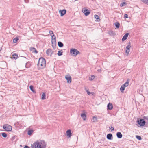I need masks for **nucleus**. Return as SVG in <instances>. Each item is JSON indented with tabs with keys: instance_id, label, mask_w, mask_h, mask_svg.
<instances>
[{
	"instance_id": "nucleus-11",
	"label": "nucleus",
	"mask_w": 148,
	"mask_h": 148,
	"mask_svg": "<svg viewBox=\"0 0 148 148\" xmlns=\"http://www.w3.org/2000/svg\"><path fill=\"white\" fill-rule=\"evenodd\" d=\"M30 50L33 53H35L36 54H37L38 53V51L36 49V48L34 47H31L30 48Z\"/></svg>"
},
{
	"instance_id": "nucleus-30",
	"label": "nucleus",
	"mask_w": 148,
	"mask_h": 148,
	"mask_svg": "<svg viewBox=\"0 0 148 148\" xmlns=\"http://www.w3.org/2000/svg\"><path fill=\"white\" fill-rule=\"evenodd\" d=\"M144 3L148 5V0H141Z\"/></svg>"
},
{
	"instance_id": "nucleus-6",
	"label": "nucleus",
	"mask_w": 148,
	"mask_h": 148,
	"mask_svg": "<svg viewBox=\"0 0 148 148\" xmlns=\"http://www.w3.org/2000/svg\"><path fill=\"white\" fill-rule=\"evenodd\" d=\"M39 144L40 145V147L41 148H46V143L44 140H40L38 141Z\"/></svg>"
},
{
	"instance_id": "nucleus-27",
	"label": "nucleus",
	"mask_w": 148,
	"mask_h": 148,
	"mask_svg": "<svg viewBox=\"0 0 148 148\" xmlns=\"http://www.w3.org/2000/svg\"><path fill=\"white\" fill-rule=\"evenodd\" d=\"M33 130H29L28 131L27 134L29 135H30L33 133Z\"/></svg>"
},
{
	"instance_id": "nucleus-3",
	"label": "nucleus",
	"mask_w": 148,
	"mask_h": 148,
	"mask_svg": "<svg viewBox=\"0 0 148 148\" xmlns=\"http://www.w3.org/2000/svg\"><path fill=\"white\" fill-rule=\"evenodd\" d=\"M3 127L4 129L7 131H10L12 130V126L8 124L4 125Z\"/></svg>"
},
{
	"instance_id": "nucleus-17",
	"label": "nucleus",
	"mask_w": 148,
	"mask_h": 148,
	"mask_svg": "<svg viewBox=\"0 0 148 148\" xmlns=\"http://www.w3.org/2000/svg\"><path fill=\"white\" fill-rule=\"evenodd\" d=\"M81 117L83 118L84 120L86 119V115L84 113H82L81 115Z\"/></svg>"
},
{
	"instance_id": "nucleus-1",
	"label": "nucleus",
	"mask_w": 148,
	"mask_h": 148,
	"mask_svg": "<svg viewBox=\"0 0 148 148\" xmlns=\"http://www.w3.org/2000/svg\"><path fill=\"white\" fill-rule=\"evenodd\" d=\"M46 60L43 57L40 58L39 59L37 65L40 68L42 69L46 66Z\"/></svg>"
},
{
	"instance_id": "nucleus-9",
	"label": "nucleus",
	"mask_w": 148,
	"mask_h": 148,
	"mask_svg": "<svg viewBox=\"0 0 148 148\" xmlns=\"http://www.w3.org/2000/svg\"><path fill=\"white\" fill-rule=\"evenodd\" d=\"M46 53L48 55H50L51 56V55L53 53V51H52L51 49H49L47 50Z\"/></svg>"
},
{
	"instance_id": "nucleus-46",
	"label": "nucleus",
	"mask_w": 148,
	"mask_h": 148,
	"mask_svg": "<svg viewBox=\"0 0 148 148\" xmlns=\"http://www.w3.org/2000/svg\"><path fill=\"white\" fill-rule=\"evenodd\" d=\"M144 119H145L147 120L148 121V117H147V116L145 117H145H144Z\"/></svg>"
},
{
	"instance_id": "nucleus-20",
	"label": "nucleus",
	"mask_w": 148,
	"mask_h": 148,
	"mask_svg": "<svg viewBox=\"0 0 148 148\" xmlns=\"http://www.w3.org/2000/svg\"><path fill=\"white\" fill-rule=\"evenodd\" d=\"M58 46L60 47H62L64 46L63 43L60 41L58 42Z\"/></svg>"
},
{
	"instance_id": "nucleus-12",
	"label": "nucleus",
	"mask_w": 148,
	"mask_h": 148,
	"mask_svg": "<svg viewBox=\"0 0 148 148\" xmlns=\"http://www.w3.org/2000/svg\"><path fill=\"white\" fill-rule=\"evenodd\" d=\"M67 136L69 137H70L72 136V133L70 130H68L66 131Z\"/></svg>"
},
{
	"instance_id": "nucleus-18",
	"label": "nucleus",
	"mask_w": 148,
	"mask_h": 148,
	"mask_svg": "<svg viewBox=\"0 0 148 148\" xmlns=\"http://www.w3.org/2000/svg\"><path fill=\"white\" fill-rule=\"evenodd\" d=\"M117 137L119 138H121L122 137V135L120 132H118L116 134Z\"/></svg>"
},
{
	"instance_id": "nucleus-24",
	"label": "nucleus",
	"mask_w": 148,
	"mask_h": 148,
	"mask_svg": "<svg viewBox=\"0 0 148 148\" xmlns=\"http://www.w3.org/2000/svg\"><path fill=\"white\" fill-rule=\"evenodd\" d=\"M115 25L117 28H119L120 24L119 22H115L114 23Z\"/></svg>"
},
{
	"instance_id": "nucleus-32",
	"label": "nucleus",
	"mask_w": 148,
	"mask_h": 148,
	"mask_svg": "<svg viewBox=\"0 0 148 148\" xmlns=\"http://www.w3.org/2000/svg\"><path fill=\"white\" fill-rule=\"evenodd\" d=\"M1 135L4 138L6 137L7 136V134L5 133H2Z\"/></svg>"
},
{
	"instance_id": "nucleus-40",
	"label": "nucleus",
	"mask_w": 148,
	"mask_h": 148,
	"mask_svg": "<svg viewBox=\"0 0 148 148\" xmlns=\"http://www.w3.org/2000/svg\"><path fill=\"white\" fill-rule=\"evenodd\" d=\"M92 120L93 122H95L97 120V117L95 116L93 117Z\"/></svg>"
},
{
	"instance_id": "nucleus-29",
	"label": "nucleus",
	"mask_w": 148,
	"mask_h": 148,
	"mask_svg": "<svg viewBox=\"0 0 148 148\" xmlns=\"http://www.w3.org/2000/svg\"><path fill=\"white\" fill-rule=\"evenodd\" d=\"M125 88H124V87H123L122 86H121V88H120V90L121 92L123 93V91L124 90H125Z\"/></svg>"
},
{
	"instance_id": "nucleus-44",
	"label": "nucleus",
	"mask_w": 148,
	"mask_h": 148,
	"mask_svg": "<svg viewBox=\"0 0 148 148\" xmlns=\"http://www.w3.org/2000/svg\"><path fill=\"white\" fill-rule=\"evenodd\" d=\"M109 128L110 129H111L112 131L114 130V128L113 127H111V128L110 127H109Z\"/></svg>"
},
{
	"instance_id": "nucleus-13",
	"label": "nucleus",
	"mask_w": 148,
	"mask_h": 148,
	"mask_svg": "<svg viewBox=\"0 0 148 148\" xmlns=\"http://www.w3.org/2000/svg\"><path fill=\"white\" fill-rule=\"evenodd\" d=\"M129 83V79H127V82L124 84L122 85V86L124 87V88H125L126 87H127L128 86Z\"/></svg>"
},
{
	"instance_id": "nucleus-16",
	"label": "nucleus",
	"mask_w": 148,
	"mask_h": 148,
	"mask_svg": "<svg viewBox=\"0 0 148 148\" xmlns=\"http://www.w3.org/2000/svg\"><path fill=\"white\" fill-rule=\"evenodd\" d=\"M112 135L111 134H109L107 135V138L108 140H111L112 139Z\"/></svg>"
},
{
	"instance_id": "nucleus-35",
	"label": "nucleus",
	"mask_w": 148,
	"mask_h": 148,
	"mask_svg": "<svg viewBox=\"0 0 148 148\" xmlns=\"http://www.w3.org/2000/svg\"><path fill=\"white\" fill-rule=\"evenodd\" d=\"M51 39H56V37L54 34L51 35Z\"/></svg>"
},
{
	"instance_id": "nucleus-26",
	"label": "nucleus",
	"mask_w": 148,
	"mask_h": 148,
	"mask_svg": "<svg viewBox=\"0 0 148 148\" xmlns=\"http://www.w3.org/2000/svg\"><path fill=\"white\" fill-rule=\"evenodd\" d=\"M18 55L15 53L13 54L12 55V57L13 58H14V59H17L18 58Z\"/></svg>"
},
{
	"instance_id": "nucleus-43",
	"label": "nucleus",
	"mask_w": 148,
	"mask_h": 148,
	"mask_svg": "<svg viewBox=\"0 0 148 148\" xmlns=\"http://www.w3.org/2000/svg\"><path fill=\"white\" fill-rule=\"evenodd\" d=\"M124 17L125 18H128V15L127 14H125L124 15Z\"/></svg>"
},
{
	"instance_id": "nucleus-15",
	"label": "nucleus",
	"mask_w": 148,
	"mask_h": 148,
	"mask_svg": "<svg viewBox=\"0 0 148 148\" xmlns=\"http://www.w3.org/2000/svg\"><path fill=\"white\" fill-rule=\"evenodd\" d=\"M129 35L128 33H126L123 36L122 39V41H124L125 40L127 39V37H128Z\"/></svg>"
},
{
	"instance_id": "nucleus-45",
	"label": "nucleus",
	"mask_w": 148,
	"mask_h": 148,
	"mask_svg": "<svg viewBox=\"0 0 148 148\" xmlns=\"http://www.w3.org/2000/svg\"><path fill=\"white\" fill-rule=\"evenodd\" d=\"M86 92H87V94L88 95H90V94L91 93L88 90H87Z\"/></svg>"
},
{
	"instance_id": "nucleus-37",
	"label": "nucleus",
	"mask_w": 148,
	"mask_h": 148,
	"mask_svg": "<svg viewBox=\"0 0 148 148\" xmlns=\"http://www.w3.org/2000/svg\"><path fill=\"white\" fill-rule=\"evenodd\" d=\"M136 137L139 140H141V138L140 136H136Z\"/></svg>"
},
{
	"instance_id": "nucleus-47",
	"label": "nucleus",
	"mask_w": 148,
	"mask_h": 148,
	"mask_svg": "<svg viewBox=\"0 0 148 148\" xmlns=\"http://www.w3.org/2000/svg\"><path fill=\"white\" fill-rule=\"evenodd\" d=\"M24 148H30V147L26 145L24 147Z\"/></svg>"
},
{
	"instance_id": "nucleus-2",
	"label": "nucleus",
	"mask_w": 148,
	"mask_h": 148,
	"mask_svg": "<svg viewBox=\"0 0 148 148\" xmlns=\"http://www.w3.org/2000/svg\"><path fill=\"white\" fill-rule=\"evenodd\" d=\"M70 53L73 56H76L77 55L80 54V52L75 49H72L70 50Z\"/></svg>"
},
{
	"instance_id": "nucleus-31",
	"label": "nucleus",
	"mask_w": 148,
	"mask_h": 148,
	"mask_svg": "<svg viewBox=\"0 0 148 148\" xmlns=\"http://www.w3.org/2000/svg\"><path fill=\"white\" fill-rule=\"evenodd\" d=\"M95 78V76L94 75H92L90 77H89V79L90 80H92Z\"/></svg>"
},
{
	"instance_id": "nucleus-25",
	"label": "nucleus",
	"mask_w": 148,
	"mask_h": 148,
	"mask_svg": "<svg viewBox=\"0 0 148 148\" xmlns=\"http://www.w3.org/2000/svg\"><path fill=\"white\" fill-rule=\"evenodd\" d=\"M94 17L95 19L97 20V21L98 22L100 21L99 17V16L97 15H94Z\"/></svg>"
},
{
	"instance_id": "nucleus-33",
	"label": "nucleus",
	"mask_w": 148,
	"mask_h": 148,
	"mask_svg": "<svg viewBox=\"0 0 148 148\" xmlns=\"http://www.w3.org/2000/svg\"><path fill=\"white\" fill-rule=\"evenodd\" d=\"M52 46L54 49H55L56 48V43H52Z\"/></svg>"
},
{
	"instance_id": "nucleus-39",
	"label": "nucleus",
	"mask_w": 148,
	"mask_h": 148,
	"mask_svg": "<svg viewBox=\"0 0 148 148\" xmlns=\"http://www.w3.org/2000/svg\"><path fill=\"white\" fill-rule=\"evenodd\" d=\"M62 52H61L60 51H58V56H60L62 55Z\"/></svg>"
},
{
	"instance_id": "nucleus-34",
	"label": "nucleus",
	"mask_w": 148,
	"mask_h": 148,
	"mask_svg": "<svg viewBox=\"0 0 148 148\" xmlns=\"http://www.w3.org/2000/svg\"><path fill=\"white\" fill-rule=\"evenodd\" d=\"M126 5V3H125V2H123L121 3L120 6L121 7H123Z\"/></svg>"
},
{
	"instance_id": "nucleus-38",
	"label": "nucleus",
	"mask_w": 148,
	"mask_h": 148,
	"mask_svg": "<svg viewBox=\"0 0 148 148\" xmlns=\"http://www.w3.org/2000/svg\"><path fill=\"white\" fill-rule=\"evenodd\" d=\"M51 43H56V39H51Z\"/></svg>"
},
{
	"instance_id": "nucleus-7",
	"label": "nucleus",
	"mask_w": 148,
	"mask_h": 148,
	"mask_svg": "<svg viewBox=\"0 0 148 148\" xmlns=\"http://www.w3.org/2000/svg\"><path fill=\"white\" fill-rule=\"evenodd\" d=\"M138 124L141 126H143L145 123V121L142 119H140L139 120L137 121Z\"/></svg>"
},
{
	"instance_id": "nucleus-36",
	"label": "nucleus",
	"mask_w": 148,
	"mask_h": 148,
	"mask_svg": "<svg viewBox=\"0 0 148 148\" xmlns=\"http://www.w3.org/2000/svg\"><path fill=\"white\" fill-rule=\"evenodd\" d=\"M131 47V46L130 45H128L126 47V49L130 50V48Z\"/></svg>"
},
{
	"instance_id": "nucleus-10",
	"label": "nucleus",
	"mask_w": 148,
	"mask_h": 148,
	"mask_svg": "<svg viewBox=\"0 0 148 148\" xmlns=\"http://www.w3.org/2000/svg\"><path fill=\"white\" fill-rule=\"evenodd\" d=\"M59 12L60 14V16H62L64 15L66 13V10L65 9L60 10Z\"/></svg>"
},
{
	"instance_id": "nucleus-5",
	"label": "nucleus",
	"mask_w": 148,
	"mask_h": 148,
	"mask_svg": "<svg viewBox=\"0 0 148 148\" xmlns=\"http://www.w3.org/2000/svg\"><path fill=\"white\" fill-rule=\"evenodd\" d=\"M82 11L86 16H88L90 14V11L86 8H83Z\"/></svg>"
},
{
	"instance_id": "nucleus-4",
	"label": "nucleus",
	"mask_w": 148,
	"mask_h": 148,
	"mask_svg": "<svg viewBox=\"0 0 148 148\" xmlns=\"http://www.w3.org/2000/svg\"><path fill=\"white\" fill-rule=\"evenodd\" d=\"M40 146L38 141H37L34 143L33 144H32L31 148H41Z\"/></svg>"
},
{
	"instance_id": "nucleus-14",
	"label": "nucleus",
	"mask_w": 148,
	"mask_h": 148,
	"mask_svg": "<svg viewBox=\"0 0 148 148\" xmlns=\"http://www.w3.org/2000/svg\"><path fill=\"white\" fill-rule=\"evenodd\" d=\"M108 109L109 110H112L113 108V105L112 103H109L107 105Z\"/></svg>"
},
{
	"instance_id": "nucleus-21",
	"label": "nucleus",
	"mask_w": 148,
	"mask_h": 148,
	"mask_svg": "<svg viewBox=\"0 0 148 148\" xmlns=\"http://www.w3.org/2000/svg\"><path fill=\"white\" fill-rule=\"evenodd\" d=\"M31 65L30 62H27L25 65V67L26 68H28Z\"/></svg>"
},
{
	"instance_id": "nucleus-42",
	"label": "nucleus",
	"mask_w": 148,
	"mask_h": 148,
	"mask_svg": "<svg viewBox=\"0 0 148 148\" xmlns=\"http://www.w3.org/2000/svg\"><path fill=\"white\" fill-rule=\"evenodd\" d=\"M130 52V50H127L126 49L125 51L126 53H127V54H128Z\"/></svg>"
},
{
	"instance_id": "nucleus-8",
	"label": "nucleus",
	"mask_w": 148,
	"mask_h": 148,
	"mask_svg": "<svg viewBox=\"0 0 148 148\" xmlns=\"http://www.w3.org/2000/svg\"><path fill=\"white\" fill-rule=\"evenodd\" d=\"M65 78L67 80V83H70L71 82V77L70 75L68 74L67 75H66L65 76Z\"/></svg>"
},
{
	"instance_id": "nucleus-19",
	"label": "nucleus",
	"mask_w": 148,
	"mask_h": 148,
	"mask_svg": "<svg viewBox=\"0 0 148 148\" xmlns=\"http://www.w3.org/2000/svg\"><path fill=\"white\" fill-rule=\"evenodd\" d=\"M108 33L110 35L112 36H114L115 35L114 32L112 31H110L108 32Z\"/></svg>"
},
{
	"instance_id": "nucleus-23",
	"label": "nucleus",
	"mask_w": 148,
	"mask_h": 148,
	"mask_svg": "<svg viewBox=\"0 0 148 148\" xmlns=\"http://www.w3.org/2000/svg\"><path fill=\"white\" fill-rule=\"evenodd\" d=\"M29 88L31 91H32L34 93L36 92L35 91V90H34L33 89V86L32 85H30L29 86Z\"/></svg>"
},
{
	"instance_id": "nucleus-49",
	"label": "nucleus",
	"mask_w": 148,
	"mask_h": 148,
	"mask_svg": "<svg viewBox=\"0 0 148 148\" xmlns=\"http://www.w3.org/2000/svg\"><path fill=\"white\" fill-rule=\"evenodd\" d=\"M98 71H101V69H100V70H98Z\"/></svg>"
},
{
	"instance_id": "nucleus-41",
	"label": "nucleus",
	"mask_w": 148,
	"mask_h": 148,
	"mask_svg": "<svg viewBox=\"0 0 148 148\" xmlns=\"http://www.w3.org/2000/svg\"><path fill=\"white\" fill-rule=\"evenodd\" d=\"M49 33L51 35L54 34H53V32L51 30H50L49 31Z\"/></svg>"
},
{
	"instance_id": "nucleus-48",
	"label": "nucleus",
	"mask_w": 148,
	"mask_h": 148,
	"mask_svg": "<svg viewBox=\"0 0 148 148\" xmlns=\"http://www.w3.org/2000/svg\"><path fill=\"white\" fill-rule=\"evenodd\" d=\"M24 1L26 3H27L29 2V0H24Z\"/></svg>"
},
{
	"instance_id": "nucleus-22",
	"label": "nucleus",
	"mask_w": 148,
	"mask_h": 148,
	"mask_svg": "<svg viewBox=\"0 0 148 148\" xmlns=\"http://www.w3.org/2000/svg\"><path fill=\"white\" fill-rule=\"evenodd\" d=\"M46 99V95L45 93H43L41 97V99L42 100H44Z\"/></svg>"
},
{
	"instance_id": "nucleus-28",
	"label": "nucleus",
	"mask_w": 148,
	"mask_h": 148,
	"mask_svg": "<svg viewBox=\"0 0 148 148\" xmlns=\"http://www.w3.org/2000/svg\"><path fill=\"white\" fill-rule=\"evenodd\" d=\"M19 40V39L17 38L16 37L13 40V42L14 43H16Z\"/></svg>"
}]
</instances>
